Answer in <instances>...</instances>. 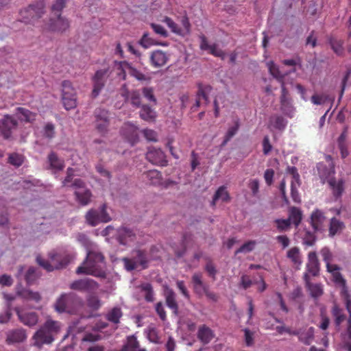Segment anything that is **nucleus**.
<instances>
[{"label":"nucleus","mask_w":351,"mask_h":351,"mask_svg":"<svg viewBox=\"0 0 351 351\" xmlns=\"http://www.w3.org/2000/svg\"><path fill=\"white\" fill-rule=\"evenodd\" d=\"M105 266V257L103 254L97 250H91L87 252L86 258L82 265L77 268L76 274L106 278Z\"/></svg>","instance_id":"1"},{"label":"nucleus","mask_w":351,"mask_h":351,"mask_svg":"<svg viewBox=\"0 0 351 351\" xmlns=\"http://www.w3.org/2000/svg\"><path fill=\"white\" fill-rule=\"evenodd\" d=\"M82 299L77 294L71 292L62 293L56 300L54 307L58 313L75 314L82 307Z\"/></svg>","instance_id":"2"},{"label":"nucleus","mask_w":351,"mask_h":351,"mask_svg":"<svg viewBox=\"0 0 351 351\" xmlns=\"http://www.w3.org/2000/svg\"><path fill=\"white\" fill-rule=\"evenodd\" d=\"M74 257L75 256L72 254L51 252L49 254L50 261L37 256L36 261L45 269L51 271L55 269H58L66 267Z\"/></svg>","instance_id":"3"},{"label":"nucleus","mask_w":351,"mask_h":351,"mask_svg":"<svg viewBox=\"0 0 351 351\" xmlns=\"http://www.w3.org/2000/svg\"><path fill=\"white\" fill-rule=\"evenodd\" d=\"M45 5L43 1L36 2L29 5L27 8L21 10L20 15L22 21L25 23H33L40 19L44 14Z\"/></svg>","instance_id":"4"},{"label":"nucleus","mask_w":351,"mask_h":351,"mask_svg":"<svg viewBox=\"0 0 351 351\" xmlns=\"http://www.w3.org/2000/svg\"><path fill=\"white\" fill-rule=\"evenodd\" d=\"M62 101L64 108L69 110L77 106V94L71 82L64 80L62 83Z\"/></svg>","instance_id":"5"},{"label":"nucleus","mask_w":351,"mask_h":351,"mask_svg":"<svg viewBox=\"0 0 351 351\" xmlns=\"http://www.w3.org/2000/svg\"><path fill=\"white\" fill-rule=\"evenodd\" d=\"M115 239L120 245L129 246L136 241L137 236L134 229L123 226L117 230Z\"/></svg>","instance_id":"6"},{"label":"nucleus","mask_w":351,"mask_h":351,"mask_svg":"<svg viewBox=\"0 0 351 351\" xmlns=\"http://www.w3.org/2000/svg\"><path fill=\"white\" fill-rule=\"evenodd\" d=\"M18 127V121L12 116L5 114L0 119V133L4 139H10Z\"/></svg>","instance_id":"7"},{"label":"nucleus","mask_w":351,"mask_h":351,"mask_svg":"<svg viewBox=\"0 0 351 351\" xmlns=\"http://www.w3.org/2000/svg\"><path fill=\"white\" fill-rule=\"evenodd\" d=\"M95 125L97 130L101 134L107 132L109 125V112L103 108H97L94 112Z\"/></svg>","instance_id":"8"},{"label":"nucleus","mask_w":351,"mask_h":351,"mask_svg":"<svg viewBox=\"0 0 351 351\" xmlns=\"http://www.w3.org/2000/svg\"><path fill=\"white\" fill-rule=\"evenodd\" d=\"M108 69H100L96 71L93 77V89L92 91V97H97L104 87L106 79L108 76Z\"/></svg>","instance_id":"9"},{"label":"nucleus","mask_w":351,"mask_h":351,"mask_svg":"<svg viewBox=\"0 0 351 351\" xmlns=\"http://www.w3.org/2000/svg\"><path fill=\"white\" fill-rule=\"evenodd\" d=\"M69 287L73 290L90 293L97 290L99 287V285L93 279L84 278L73 281L70 285Z\"/></svg>","instance_id":"10"},{"label":"nucleus","mask_w":351,"mask_h":351,"mask_svg":"<svg viewBox=\"0 0 351 351\" xmlns=\"http://www.w3.org/2000/svg\"><path fill=\"white\" fill-rule=\"evenodd\" d=\"M56 18L49 20L48 28L50 31L58 33H63L70 27V22L61 14L56 15Z\"/></svg>","instance_id":"11"},{"label":"nucleus","mask_w":351,"mask_h":351,"mask_svg":"<svg viewBox=\"0 0 351 351\" xmlns=\"http://www.w3.org/2000/svg\"><path fill=\"white\" fill-rule=\"evenodd\" d=\"M146 158L154 165L166 166L167 160L165 153L161 149L151 147L146 154Z\"/></svg>","instance_id":"12"},{"label":"nucleus","mask_w":351,"mask_h":351,"mask_svg":"<svg viewBox=\"0 0 351 351\" xmlns=\"http://www.w3.org/2000/svg\"><path fill=\"white\" fill-rule=\"evenodd\" d=\"M121 132L124 138L134 145L138 141V128L130 123H125L121 128Z\"/></svg>","instance_id":"13"},{"label":"nucleus","mask_w":351,"mask_h":351,"mask_svg":"<svg viewBox=\"0 0 351 351\" xmlns=\"http://www.w3.org/2000/svg\"><path fill=\"white\" fill-rule=\"evenodd\" d=\"M330 173L332 175L335 174L334 169L329 173V177L327 178L326 181L324 180L323 182H326L328 184L333 196L337 199L341 196L344 191V181L342 179L337 180L333 176L330 177Z\"/></svg>","instance_id":"14"},{"label":"nucleus","mask_w":351,"mask_h":351,"mask_svg":"<svg viewBox=\"0 0 351 351\" xmlns=\"http://www.w3.org/2000/svg\"><path fill=\"white\" fill-rule=\"evenodd\" d=\"M15 311L19 320L25 325L29 327L34 326L38 321V315L35 312H29L20 311L19 308H15Z\"/></svg>","instance_id":"15"},{"label":"nucleus","mask_w":351,"mask_h":351,"mask_svg":"<svg viewBox=\"0 0 351 351\" xmlns=\"http://www.w3.org/2000/svg\"><path fill=\"white\" fill-rule=\"evenodd\" d=\"M326 217L324 213L316 209L311 215V225L315 232H322L324 228Z\"/></svg>","instance_id":"16"},{"label":"nucleus","mask_w":351,"mask_h":351,"mask_svg":"<svg viewBox=\"0 0 351 351\" xmlns=\"http://www.w3.org/2000/svg\"><path fill=\"white\" fill-rule=\"evenodd\" d=\"M33 338L35 345L38 347H40L43 344H49L54 340L53 335L43 326L35 332Z\"/></svg>","instance_id":"17"},{"label":"nucleus","mask_w":351,"mask_h":351,"mask_svg":"<svg viewBox=\"0 0 351 351\" xmlns=\"http://www.w3.org/2000/svg\"><path fill=\"white\" fill-rule=\"evenodd\" d=\"M319 273V263L315 252H310L308 254V262L306 263V272L308 275L317 276Z\"/></svg>","instance_id":"18"},{"label":"nucleus","mask_w":351,"mask_h":351,"mask_svg":"<svg viewBox=\"0 0 351 351\" xmlns=\"http://www.w3.org/2000/svg\"><path fill=\"white\" fill-rule=\"evenodd\" d=\"M333 280L335 283L339 284L341 286V290L340 292V295L341 299L343 300L344 304L348 302H351V295L348 292V287L346 286V281L343 278L341 274L339 272H336L332 274Z\"/></svg>","instance_id":"19"},{"label":"nucleus","mask_w":351,"mask_h":351,"mask_svg":"<svg viewBox=\"0 0 351 351\" xmlns=\"http://www.w3.org/2000/svg\"><path fill=\"white\" fill-rule=\"evenodd\" d=\"M164 296L167 307L172 311L175 315H178L179 307L176 293L173 289L167 288L164 291Z\"/></svg>","instance_id":"20"},{"label":"nucleus","mask_w":351,"mask_h":351,"mask_svg":"<svg viewBox=\"0 0 351 351\" xmlns=\"http://www.w3.org/2000/svg\"><path fill=\"white\" fill-rule=\"evenodd\" d=\"M149 59L153 67L160 68L167 64L169 57L162 50H156L152 52Z\"/></svg>","instance_id":"21"},{"label":"nucleus","mask_w":351,"mask_h":351,"mask_svg":"<svg viewBox=\"0 0 351 351\" xmlns=\"http://www.w3.org/2000/svg\"><path fill=\"white\" fill-rule=\"evenodd\" d=\"M192 283L194 292L199 296H202L204 292L209 287L202 280V274L200 272H196L192 276Z\"/></svg>","instance_id":"22"},{"label":"nucleus","mask_w":351,"mask_h":351,"mask_svg":"<svg viewBox=\"0 0 351 351\" xmlns=\"http://www.w3.org/2000/svg\"><path fill=\"white\" fill-rule=\"evenodd\" d=\"M132 258L136 262L138 267L145 269L148 267L149 259L147 256V252L143 250H134L132 252Z\"/></svg>","instance_id":"23"},{"label":"nucleus","mask_w":351,"mask_h":351,"mask_svg":"<svg viewBox=\"0 0 351 351\" xmlns=\"http://www.w3.org/2000/svg\"><path fill=\"white\" fill-rule=\"evenodd\" d=\"M214 337L215 333L208 326L203 324L199 327L197 338L203 344L209 343Z\"/></svg>","instance_id":"24"},{"label":"nucleus","mask_w":351,"mask_h":351,"mask_svg":"<svg viewBox=\"0 0 351 351\" xmlns=\"http://www.w3.org/2000/svg\"><path fill=\"white\" fill-rule=\"evenodd\" d=\"M74 195L76 202L83 206L89 204L93 197V193L88 188L82 189L81 191H75Z\"/></svg>","instance_id":"25"},{"label":"nucleus","mask_w":351,"mask_h":351,"mask_svg":"<svg viewBox=\"0 0 351 351\" xmlns=\"http://www.w3.org/2000/svg\"><path fill=\"white\" fill-rule=\"evenodd\" d=\"M287 125V121L280 114H274L269 117V128H273L276 130L282 131Z\"/></svg>","instance_id":"26"},{"label":"nucleus","mask_w":351,"mask_h":351,"mask_svg":"<svg viewBox=\"0 0 351 351\" xmlns=\"http://www.w3.org/2000/svg\"><path fill=\"white\" fill-rule=\"evenodd\" d=\"M304 280L306 286L309 290L311 295L313 298H317L323 294V289L320 284H313L310 282V278L308 274H304Z\"/></svg>","instance_id":"27"},{"label":"nucleus","mask_w":351,"mask_h":351,"mask_svg":"<svg viewBox=\"0 0 351 351\" xmlns=\"http://www.w3.org/2000/svg\"><path fill=\"white\" fill-rule=\"evenodd\" d=\"M27 336L23 329H16L8 333L6 341L8 343H20L26 339Z\"/></svg>","instance_id":"28"},{"label":"nucleus","mask_w":351,"mask_h":351,"mask_svg":"<svg viewBox=\"0 0 351 351\" xmlns=\"http://www.w3.org/2000/svg\"><path fill=\"white\" fill-rule=\"evenodd\" d=\"M331 314L334 318L335 324L337 328H339L341 324L346 320L347 317L343 309L339 308L337 304L332 306Z\"/></svg>","instance_id":"29"},{"label":"nucleus","mask_w":351,"mask_h":351,"mask_svg":"<svg viewBox=\"0 0 351 351\" xmlns=\"http://www.w3.org/2000/svg\"><path fill=\"white\" fill-rule=\"evenodd\" d=\"M140 347V343L134 335H130L127 337L125 343L122 346L120 351H138L142 350Z\"/></svg>","instance_id":"30"},{"label":"nucleus","mask_w":351,"mask_h":351,"mask_svg":"<svg viewBox=\"0 0 351 351\" xmlns=\"http://www.w3.org/2000/svg\"><path fill=\"white\" fill-rule=\"evenodd\" d=\"M48 162L50 165V168L52 169H55L57 171H61L64 167V162L62 159H60L58 158V155L53 152H51L48 155Z\"/></svg>","instance_id":"31"},{"label":"nucleus","mask_w":351,"mask_h":351,"mask_svg":"<svg viewBox=\"0 0 351 351\" xmlns=\"http://www.w3.org/2000/svg\"><path fill=\"white\" fill-rule=\"evenodd\" d=\"M143 176L152 185H160L162 184V174L158 170H149L145 172Z\"/></svg>","instance_id":"32"},{"label":"nucleus","mask_w":351,"mask_h":351,"mask_svg":"<svg viewBox=\"0 0 351 351\" xmlns=\"http://www.w3.org/2000/svg\"><path fill=\"white\" fill-rule=\"evenodd\" d=\"M123 96L125 97L127 100H129L131 104L136 107L139 108L141 105V93L138 90H133L131 92L126 91Z\"/></svg>","instance_id":"33"},{"label":"nucleus","mask_w":351,"mask_h":351,"mask_svg":"<svg viewBox=\"0 0 351 351\" xmlns=\"http://www.w3.org/2000/svg\"><path fill=\"white\" fill-rule=\"evenodd\" d=\"M16 112L21 114L19 118L22 121L32 123L36 120V113L31 112L25 108L19 107L16 109Z\"/></svg>","instance_id":"34"},{"label":"nucleus","mask_w":351,"mask_h":351,"mask_svg":"<svg viewBox=\"0 0 351 351\" xmlns=\"http://www.w3.org/2000/svg\"><path fill=\"white\" fill-rule=\"evenodd\" d=\"M140 117L144 121L154 122L156 119V114L151 107L147 105H143L140 111Z\"/></svg>","instance_id":"35"},{"label":"nucleus","mask_w":351,"mask_h":351,"mask_svg":"<svg viewBox=\"0 0 351 351\" xmlns=\"http://www.w3.org/2000/svg\"><path fill=\"white\" fill-rule=\"evenodd\" d=\"M345 228L344 223L335 217H332L330 221L329 236L332 237L339 233Z\"/></svg>","instance_id":"36"},{"label":"nucleus","mask_w":351,"mask_h":351,"mask_svg":"<svg viewBox=\"0 0 351 351\" xmlns=\"http://www.w3.org/2000/svg\"><path fill=\"white\" fill-rule=\"evenodd\" d=\"M221 199L222 202H228L230 200V196L228 193V191L226 189V187L222 186H220L217 191L215 192L213 201L211 202V205L213 206H215L216 204V202Z\"/></svg>","instance_id":"37"},{"label":"nucleus","mask_w":351,"mask_h":351,"mask_svg":"<svg viewBox=\"0 0 351 351\" xmlns=\"http://www.w3.org/2000/svg\"><path fill=\"white\" fill-rule=\"evenodd\" d=\"M123 315L122 311L119 307H114L106 315V318L110 322L114 324H118L120 322V319Z\"/></svg>","instance_id":"38"},{"label":"nucleus","mask_w":351,"mask_h":351,"mask_svg":"<svg viewBox=\"0 0 351 351\" xmlns=\"http://www.w3.org/2000/svg\"><path fill=\"white\" fill-rule=\"evenodd\" d=\"M302 219V213L300 209L297 207H291L289 210V215L288 219H290V223H293L295 227H298Z\"/></svg>","instance_id":"39"},{"label":"nucleus","mask_w":351,"mask_h":351,"mask_svg":"<svg viewBox=\"0 0 351 351\" xmlns=\"http://www.w3.org/2000/svg\"><path fill=\"white\" fill-rule=\"evenodd\" d=\"M17 295L21 296L22 298L35 301L36 302L41 300V296L38 292H34L29 289H23L17 292Z\"/></svg>","instance_id":"40"},{"label":"nucleus","mask_w":351,"mask_h":351,"mask_svg":"<svg viewBox=\"0 0 351 351\" xmlns=\"http://www.w3.org/2000/svg\"><path fill=\"white\" fill-rule=\"evenodd\" d=\"M197 92L196 94V97L198 99L202 98L205 100L206 102L208 101V94L212 90L211 86L208 84H203L202 83H198L197 84Z\"/></svg>","instance_id":"41"},{"label":"nucleus","mask_w":351,"mask_h":351,"mask_svg":"<svg viewBox=\"0 0 351 351\" xmlns=\"http://www.w3.org/2000/svg\"><path fill=\"white\" fill-rule=\"evenodd\" d=\"M239 128V121L237 120L234 122V125L228 128L227 132L226 133L223 137V140L221 144V147H224L231 140V138L237 133Z\"/></svg>","instance_id":"42"},{"label":"nucleus","mask_w":351,"mask_h":351,"mask_svg":"<svg viewBox=\"0 0 351 351\" xmlns=\"http://www.w3.org/2000/svg\"><path fill=\"white\" fill-rule=\"evenodd\" d=\"M267 66L269 68V71L270 74L275 77L278 82H280L282 80H284V78L285 75H287V73H282L278 66L276 65L273 62H269L267 63Z\"/></svg>","instance_id":"43"},{"label":"nucleus","mask_w":351,"mask_h":351,"mask_svg":"<svg viewBox=\"0 0 351 351\" xmlns=\"http://www.w3.org/2000/svg\"><path fill=\"white\" fill-rule=\"evenodd\" d=\"M287 256L295 265H301L302 260L300 256V249L298 247H293L289 249L287 252Z\"/></svg>","instance_id":"44"},{"label":"nucleus","mask_w":351,"mask_h":351,"mask_svg":"<svg viewBox=\"0 0 351 351\" xmlns=\"http://www.w3.org/2000/svg\"><path fill=\"white\" fill-rule=\"evenodd\" d=\"M86 219L88 224L95 226L101 222L99 212L96 210L90 209L86 215Z\"/></svg>","instance_id":"45"},{"label":"nucleus","mask_w":351,"mask_h":351,"mask_svg":"<svg viewBox=\"0 0 351 351\" xmlns=\"http://www.w3.org/2000/svg\"><path fill=\"white\" fill-rule=\"evenodd\" d=\"M25 157L18 153H12L9 154L8 162L15 167H21L24 162Z\"/></svg>","instance_id":"46"},{"label":"nucleus","mask_w":351,"mask_h":351,"mask_svg":"<svg viewBox=\"0 0 351 351\" xmlns=\"http://www.w3.org/2000/svg\"><path fill=\"white\" fill-rule=\"evenodd\" d=\"M43 326L54 335L60 331V323L57 321L47 319Z\"/></svg>","instance_id":"47"},{"label":"nucleus","mask_w":351,"mask_h":351,"mask_svg":"<svg viewBox=\"0 0 351 351\" xmlns=\"http://www.w3.org/2000/svg\"><path fill=\"white\" fill-rule=\"evenodd\" d=\"M299 340L305 345H310L314 338V328L311 327L304 332L299 333Z\"/></svg>","instance_id":"48"},{"label":"nucleus","mask_w":351,"mask_h":351,"mask_svg":"<svg viewBox=\"0 0 351 351\" xmlns=\"http://www.w3.org/2000/svg\"><path fill=\"white\" fill-rule=\"evenodd\" d=\"M139 44L145 49L149 48L152 45H161L160 43L156 42L152 38L149 37L148 33L143 34V36L141 37V40H139ZM162 45H164L163 44H162Z\"/></svg>","instance_id":"49"},{"label":"nucleus","mask_w":351,"mask_h":351,"mask_svg":"<svg viewBox=\"0 0 351 351\" xmlns=\"http://www.w3.org/2000/svg\"><path fill=\"white\" fill-rule=\"evenodd\" d=\"M280 110L285 115L292 117L295 110V108L292 104V100H288L287 101L280 104Z\"/></svg>","instance_id":"50"},{"label":"nucleus","mask_w":351,"mask_h":351,"mask_svg":"<svg viewBox=\"0 0 351 351\" xmlns=\"http://www.w3.org/2000/svg\"><path fill=\"white\" fill-rule=\"evenodd\" d=\"M141 290L145 291V299L147 302H153L154 300L152 286L150 283H145L141 286Z\"/></svg>","instance_id":"51"},{"label":"nucleus","mask_w":351,"mask_h":351,"mask_svg":"<svg viewBox=\"0 0 351 351\" xmlns=\"http://www.w3.org/2000/svg\"><path fill=\"white\" fill-rule=\"evenodd\" d=\"M128 72L130 75L134 77L136 80L139 81H145L147 80V77L140 71L137 70L136 68L133 67L130 64H128Z\"/></svg>","instance_id":"52"},{"label":"nucleus","mask_w":351,"mask_h":351,"mask_svg":"<svg viewBox=\"0 0 351 351\" xmlns=\"http://www.w3.org/2000/svg\"><path fill=\"white\" fill-rule=\"evenodd\" d=\"M330 44L334 52L338 56H341L343 53V44L341 40L330 39Z\"/></svg>","instance_id":"53"},{"label":"nucleus","mask_w":351,"mask_h":351,"mask_svg":"<svg viewBox=\"0 0 351 351\" xmlns=\"http://www.w3.org/2000/svg\"><path fill=\"white\" fill-rule=\"evenodd\" d=\"M87 305L93 310H97L101 306V301L95 295H90L87 298Z\"/></svg>","instance_id":"54"},{"label":"nucleus","mask_w":351,"mask_h":351,"mask_svg":"<svg viewBox=\"0 0 351 351\" xmlns=\"http://www.w3.org/2000/svg\"><path fill=\"white\" fill-rule=\"evenodd\" d=\"M329 100H330L329 96L325 94H315L311 98V102L315 105H322Z\"/></svg>","instance_id":"55"},{"label":"nucleus","mask_w":351,"mask_h":351,"mask_svg":"<svg viewBox=\"0 0 351 351\" xmlns=\"http://www.w3.org/2000/svg\"><path fill=\"white\" fill-rule=\"evenodd\" d=\"M255 241H248L243 244L239 249L237 250L235 254L247 253L252 251L255 247Z\"/></svg>","instance_id":"56"},{"label":"nucleus","mask_w":351,"mask_h":351,"mask_svg":"<svg viewBox=\"0 0 351 351\" xmlns=\"http://www.w3.org/2000/svg\"><path fill=\"white\" fill-rule=\"evenodd\" d=\"M191 235L188 233H184L182 237V248L180 250H176V256L178 258L183 256L186 252V245L189 239H191Z\"/></svg>","instance_id":"57"},{"label":"nucleus","mask_w":351,"mask_h":351,"mask_svg":"<svg viewBox=\"0 0 351 351\" xmlns=\"http://www.w3.org/2000/svg\"><path fill=\"white\" fill-rule=\"evenodd\" d=\"M276 224L277 229L279 232H285L289 230L291 227L290 219H276L274 221Z\"/></svg>","instance_id":"58"},{"label":"nucleus","mask_w":351,"mask_h":351,"mask_svg":"<svg viewBox=\"0 0 351 351\" xmlns=\"http://www.w3.org/2000/svg\"><path fill=\"white\" fill-rule=\"evenodd\" d=\"M38 275L34 267H29L25 274V278L27 284L32 285L37 279Z\"/></svg>","instance_id":"59"},{"label":"nucleus","mask_w":351,"mask_h":351,"mask_svg":"<svg viewBox=\"0 0 351 351\" xmlns=\"http://www.w3.org/2000/svg\"><path fill=\"white\" fill-rule=\"evenodd\" d=\"M316 241V237L315 235V232H311L308 230L305 232L304 236L303 237V244L308 246H313Z\"/></svg>","instance_id":"60"},{"label":"nucleus","mask_w":351,"mask_h":351,"mask_svg":"<svg viewBox=\"0 0 351 351\" xmlns=\"http://www.w3.org/2000/svg\"><path fill=\"white\" fill-rule=\"evenodd\" d=\"M204 269L208 273V276L213 278V280H216L217 270L212 261H208L206 263L204 267Z\"/></svg>","instance_id":"61"},{"label":"nucleus","mask_w":351,"mask_h":351,"mask_svg":"<svg viewBox=\"0 0 351 351\" xmlns=\"http://www.w3.org/2000/svg\"><path fill=\"white\" fill-rule=\"evenodd\" d=\"M43 136L51 139L55 136V126L52 123H47L43 129Z\"/></svg>","instance_id":"62"},{"label":"nucleus","mask_w":351,"mask_h":351,"mask_svg":"<svg viewBox=\"0 0 351 351\" xmlns=\"http://www.w3.org/2000/svg\"><path fill=\"white\" fill-rule=\"evenodd\" d=\"M163 21L167 25V26L171 29L172 32L180 35L182 34V29L178 25L169 17L166 16Z\"/></svg>","instance_id":"63"},{"label":"nucleus","mask_w":351,"mask_h":351,"mask_svg":"<svg viewBox=\"0 0 351 351\" xmlns=\"http://www.w3.org/2000/svg\"><path fill=\"white\" fill-rule=\"evenodd\" d=\"M142 93L145 99L154 104L156 102V99L154 95V89L151 87H145L142 90Z\"/></svg>","instance_id":"64"}]
</instances>
